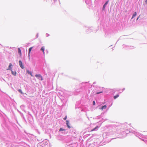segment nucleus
Instances as JSON below:
<instances>
[{
    "instance_id": "obj_7",
    "label": "nucleus",
    "mask_w": 147,
    "mask_h": 147,
    "mask_svg": "<svg viewBox=\"0 0 147 147\" xmlns=\"http://www.w3.org/2000/svg\"><path fill=\"white\" fill-rule=\"evenodd\" d=\"M18 53H19L20 54V55L21 56L22 55V53H21V49H20V48H19L18 49Z\"/></svg>"
},
{
    "instance_id": "obj_19",
    "label": "nucleus",
    "mask_w": 147,
    "mask_h": 147,
    "mask_svg": "<svg viewBox=\"0 0 147 147\" xmlns=\"http://www.w3.org/2000/svg\"><path fill=\"white\" fill-rule=\"evenodd\" d=\"M109 1H107L105 3V5H107Z\"/></svg>"
},
{
    "instance_id": "obj_9",
    "label": "nucleus",
    "mask_w": 147,
    "mask_h": 147,
    "mask_svg": "<svg viewBox=\"0 0 147 147\" xmlns=\"http://www.w3.org/2000/svg\"><path fill=\"white\" fill-rule=\"evenodd\" d=\"M12 64H11V63H10L9 65V69H9V70H11V67L12 66Z\"/></svg>"
},
{
    "instance_id": "obj_1",
    "label": "nucleus",
    "mask_w": 147,
    "mask_h": 147,
    "mask_svg": "<svg viewBox=\"0 0 147 147\" xmlns=\"http://www.w3.org/2000/svg\"><path fill=\"white\" fill-rule=\"evenodd\" d=\"M35 76L36 77H37L38 79L40 80H43L42 76L40 74H36Z\"/></svg>"
},
{
    "instance_id": "obj_4",
    "label": "nucleus",
    "mask_w": 147,
    "mask_h": 147,
    "mask_svg": "<svg viewBox=\"0 0 147 147\" xmlns=\"http://www.w3.org/2000/svg\"><path fill=\"white\" fill-rule=\"evenodd\" d=\"M66 124L67 126V127L69 128H71V127L69 125V121L68 120H67L66 121Z\"/></svg>"
},
{
    "instance_id": "obj_15",
    "label": "nucleus",
    "mask_w": 147,
    "mask_h": 147,
    "mask_svg": "<svg viewBox=\"0 0 147 147\" xmlns=\"http://www.w3.org/2000/svg\"><path fill=\"white\" fill-rule=\"evenodd\" d=\"M65 130V129H63L62 128H60L59 130V131H64Z\"/></svg>"
},
{
    "instance_id": "obj_23",
    "label": "nucleus",
    "mask_w": 147,
    "mask_h": 147,
    "mask_svg": "<svg viewBox=\"0 0 147 147\" xmlns=\"http://www.w3.org/2000/svg\"><path fill=\"white\" fill-rule=\"evenodd\" d=\"M139 17H138L137 18V20H138V18H139Z\"/></svg>"
},
{
    "instance_id": "obj_17",
    "label": "nucleus",
    "mask_w": 147,
    "mask_h": 147,
    "mask_svg": "<svg viewBox=\"0 0 147 147\" xmlns=\"http://www.w3.org/2000/svg\"><path fill=\"white\" fill-rule=\"evenodd\" d=\"M102 91H101V92H96V94H99L100 93H102Z\"/></svg>"
},
{
    "instance_id": "obj_14",
    "label": "nucleus",
    "mask_w": 147,
    "mask_h": 147,
    "mask_svg": "<svg viewBox=\"0 0 147 147\" xmlns=\"http://www.w3.org/2000/svg\"><path fill=\"white\" fill-rule=\"evenodd\" d=\"M27 72H28V74H30V75H31V76H32V73H31V72H30L29 71H28Z\"/></svg>"
},
{
    "instance_id": "obj_5",
    "label": "nucleus",
    "mask_w": 147,
    "mask_h": 147,
    "mask_svg": "<svg viewBox=\"0 0 147 147\" xmlns=\"http://www.w3.org/2000/svg\"><path fill=\"white\" fill-rule=\"evenodd\" d=\"M33 47H32L29 48V52H28V57H30V52L32 48Z\"/></svg>"
},
{
    "instance_id": "obj_20",
    "label": "nucleus",
    "mask_w": 147,
    "mask_h": 147,
    "mask_svg": "<svg viewBox=\"0 0 147 147\" xmlns=\"http://www.w3.org/2000/svg\"><path fill=\"white\" fill-rule=\"evenodd\" d=\"M67 118V116H66L64 118H63V119L64 120H66V119Z\"/></svg>"
},
{
    "instance_id": "obj_18",
    "label": "nucleus",
    "mask_w": 147,
    "mask_h": 147,
    "mask_svg": "<svg viewBox=\"0 0 147 147\" xmlns=\"http://www.w3.org/2000/svg\"><path fill=\"white\" fill-rule=\"evenodd\" d=\"M93 105H95V102L94 101H93Z\"/></svg>"
},
{
    "instance_id": "obj_2",
    "label": "nucleus",
    "mask_w": 147,
    "mask_h": 147,
    "mask_svg": "<svg viewBox=\"0 0 147 147\" xmlns=\"http://www.w3.org/2000/svg\"><path fill=\"white\" fill-rule=\"evenodd\" d=\"M19 63L20 67L22 69H24V67L22 61L21 60H20L19 61Z\"/></svg>"
},
{
    "instance_id": "obj_12",
    "label": "nucleus",
    "mask_w": 147,
    "mask_h": 147,
    "mask_svg": "<svg viewBox=\"0 0 147 147\" xmlns=\"http://www.w3.org/2000/svg\"><path fill=\"white\" fill-rule=\"evenodd\" d=\"M98 128V126H96L95 128H94V129H93L91 131H94L97 128Z\"/></svg>"
},
{
    "instance_id": "obj_6",
    "label": "nucleus",
    "mask_w": 147,
    "mask_h": 147,
    "mask_svg": "<svg viewBox=\"0 0 147 147\" xmlns=\"http://www.w3.org/2000/svg\"><path fill=\"white\" fill-rule=\"evenodd\" d=\"M45 47H44L43 46V47H42L41 48V49H40V50L43 52V54H44V50H45Z\"/></svg>"
},
{
    "instance_id": "obj_8",
    "label": "nucleus",
    "mask_w": 147,
    "mask_h": 147,
    "mask_svg": "<svg viewBox=\"0 0 147 147\" xmlns=\"http://www.w3.org/2000/svg\"><path fill=\"white\" fill-rule=\"evenodd\" d=\"M137 13L136 12H135L134 14L133 15L132 17L131 18V19H133L134 17L136 16V15Z\"/></svg>"
},
{
    "instance_id": "obj_10",
    "label": "nucleus",
    "mask_w": 147,
    "mask_h": 147,
    "mask_svg": "<svg viewBox=\"0 0 147 147\" xmlns=\"http://www.w3.org/2000/svg\"><path fill=\"white\" fill-rule=\"evenodd\" d=\"M11 72H12V74L14 75H16V71H12V70H11Z\"/></svg>"
},
{
    "instance_id": "obj_13",
    "label": "nucleus",
    "mask_w": 147,
    "mask_h": 147,
    "mask_svg": "<svg viewBox=\"0 0 147 147\" xmlns=\"http://www.w3.org/2000/svg\"><path fill=\"white\" fill-rule=\"evenodd\" d=\"M18 91L21 94H23V93L22 92V91L21 90V89H19L18 90Z\"/></svg>"
},
{
    "instance_id": "obj_11",
    "label": "nucleus",
    "mask_w": 147,
    "mask_h": 147,
    "mask_svg": "<svg viewBox=\"0 0 147 147\" xmlns=\"http://www.w3.org/2000/svg\"><path fill=\"white\" fill-rule=\"evenodd\" d=\"M119 95L118 94H117V95L114 96V99H116L119 96Z\"/></svg>"
},
{
    "instance_id": "obj_21",
    "label": "nucleus",
    "mask_w": 147,
    "mask_h": 147,
    "mask_svg": "<svg viewBox=\"0 0 147 147\" xmlns=\"http://www.w3.org/2000/svg\"><path fill=\"white\" fill-rule=\"evenodd\" d=\"M145 2L146 4H147V0H146Z\"/></svg>"
},
{
    "instance_id": "obj_3",
    "label": "nucleus",
    "mask_w": 147,
    "mask_h": 147,
    "mask_svg": "<svg viewBox=\"0 0 147 147\" xmlns=\"http://www.w3.org/2000/svg\"><path fill=\"white\" fill-rule=\"evenodd\" d=\"M107 108V105H104V106H102L100 108V109L102 110L103 109H105Z\"/></svg>"
},
{
    "instance_id": "obj_16",
    "label": "nucleus",
    "mask_w": 147,
    "mask_h": 147,
    "mask_svg": "<svg viewBox=\"0 0 147 147\" xmlns=\"http://www.w3.org/2000/svg\"><path fill=\"white\" fill-rule=\"evenodd\" d=\"M106 5H105V4L104 5L102 8L103 10H105Z\"/></svg>"
},
{
    "instance_id": "obj_22",
    "label": "nucleus",
    "mask_w": 147,
    "mask_h": 147,
    "mask_svg": "<svg viewBox=\"0 0 147 147\" xmlns=\"http://www.w3.org/2000/svg\"><path fill=\"white\" fill-rule=\"evenodd\" d=\"M47 34V36H49V34Z\"/></svg>"
}]
</instances>
